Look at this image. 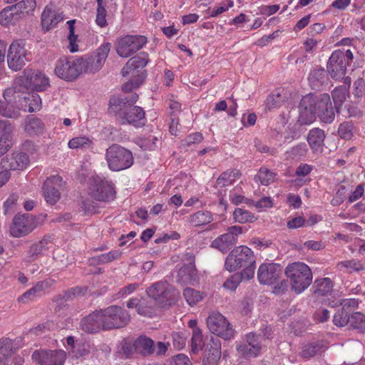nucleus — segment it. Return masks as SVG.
I'll use <instances>...</instances> for the list:
<instances>
[{
  "instance_id": "obj_4",
  "label": "nucleus",
  "mask_w": 365,
  "mask_h": 365,
  "mask_svg": "<svg viewBox=\"0 0 365 365\" xmlns=\"http://www.w3.org/2000/svg\"><path fill=\"white\" fill-rule=\"evenodd\" d=\"M255 263L256 258L253 251L247 246L241 245L235 247L228 254L225 267L227 271L232 272L242 267Z\"/></svg>"
},
{
  "instance_id": "obj_16",
  "label": "nucleus",
  "mask_w": 365,
  "mask_h": 365,
  "mask_svg": "<svg viewBox=\"0 0 365 365\" xmlns=\"http://www.w3.org/2000/svg\"><path fill=\"white\" fill-rule=\"evenodd\" d=\"M115 113L122 119V124L128 123L135 127H140L145 124V111L141 107L132 106L118 107Z\"/></svg>"
},
{
  "instance_id": "obj_32",
  "label": "nucleus",
  "mask_w": 365,
  "mask_h": 365,
  "mask_svg": "<svg viewBox=\"0 0 365 365\" xmlns=\"http://www.w3.org/2000/svg\"><path fill=\"white\" fill-rule=\"evenodd\" d=\"M154 341L146 336L138 337L133 343L135 351L143 356L153 354V345Z\"/></svg>"
},
{
  "instance_id": "obj_46",
  "label": "nucleus",
  "mask_w": 365,
  "mask_h": 365,
  "mask_svg": "<svg viewBox=\"0 0 365 365\" xmlns=\"http://www.w3.org/2000/svg\"><path fill=\"white\" fill-rule=\"evenodd\" d=\"M315 293L319 295H325L331 292L333 283L329 278H323L315 281Z\"/></svg>"
},
{
  "instance_id": "obj_52",
  "label": "nucleus",
  "mask_w": 365,
  "mask_h": 365,
  "mask_svg": "<svg viewBox=\"0 0 365 365\" xmlns=\"http://www.w3.org/2000/svg\"><path fill=\"white\" fill-rule=\"evenodd\" d=\"M260 349V345L255 344L253 346V348H252V346H250L247 343L237 346V351L238 353L245 357L256 356L259 354Z\"/></svg>"
},
{
  "instance_id": "obj_60",
  "label": "nucleus",
  "mask_w": 365,
  "mask_h": 365,
  "mask_svg": "<svg viewBox=\"0 0 365 365\" xmlns=\"http://www.w3.org/2000/svg\"><path fill=\"white\" fill-rule=\"evenodd\" d=\"M338 133L342 138H351L353 135L351 125L349 123H341L338 128Z\"/></svg>"
},
{
  "instance_id": "obj_55",
  "label": "nucleus",
  "mask_w": 365,
  "mask_h": 365,
  "mask_svg": "<svg viewBox=\"0 0 365 365\" xmlns=\"http://www.w3.org/2000/svg\"><path fill=\"white\" fill-rule=\"evenodd\" d=\"M234 6V2L232 0H225L220 3V4L215 7L211 11V17H217L220 14L227 11L230 8Z\"/></svg>"
},
{
  "instance_id": "obj_58",
  "label": "nucleus",
  "mask_w": 365,
  "mask_h": 365,
  "mask_svg": "<svg viewBox=\"0 0 365 365\" xmlns=\"http://www.w3.org/2000/svg\"><path fill=\"white\" fill-rule=\"evenodd\" d=\"M121 255L122 253L120 250H111L108 253H104L98 256V261L101 263H108L112 262L113 260L120 258Z\"/></svg>"
},
{
  "instance_id": "obj_54",
  "label": "nucleus",
  "mask_w": 365,
  "mask_h": 365,
  "mask_svg": "<svg viewBox=\"0 0 365 365\" xmlns=\"http://www.w3.org/2000/svg\"><path fill=\"white\" fill-rule=\"evenodd\" d=\"M98 7L96 9V24L101 28H103L107 26L106 21V10L103 5V0H97Z\"/></svg>"
},
{
  "instance_id": "obj_7",
  "label": "nucleus",
  "mask_w": 365,
  "mask_h": 365,
  "mask_svg": "<svg viewBox=\"0 0 365 365\" xmlns=\"http://www.w3.org/2000/svg\"><path fill=\"white\" fill-rule=\"evenodd\" d=\"M148 42L145 36L126 35L118 38L115 51L122 58H128L141 49Z\"/></svg>"
},
{
  "instance_id": "obj_22",
  "label": "nucleus",
  "mask_w": 365,
  "mask_h": 365,
  "mask_svg": "<svg viewBox=\"0 0 365 365\" xmlns=\"http://www.w3.org/2000/svg\"><path fill=\"white\" fill-rule=\"evenodd\" d=\"M314 100L312 98V94H308L304 96L299 106V122L302 125L311 124L315 120V115L317 114L312 103Z\"/></svg>"
},
{
  "instance_id": "obj_33",
  "label": "nucleus",
  "mask_w": 365,
  "mask_h": 365,
  "mask_svg": "<svg viewBox=\"0 0 365 365\" xmlns=\"http://www.w3.org/2000/svg\"><path fill=\"white\" fill-rule=\"evenodd\" d=\"M326 348L327 346L322 341L309 343L304 346L300 355L304 359H310L315 355L321 354L324 351Z\"/></svg>"
},
{
  "instance_id": "obj_41",
  "label": "nucleus",
  "mask_w": 365,
  "mask_h": 365,
  "mask_svg": "<svg viewBox=\"0 0 365 365\" xmlns=\"http://www.w3.org/2000/svg\"><path fill=\"white\" fill-rule=\"evenodd\" d=\"M205 344L203 341L202 334L200 329H195L192 330L191 338V349L194 353L201 351Z\"/></svg>"
},
{
  "instance_id": "obj_50",
  "label": "nucleus",
  "mask_w": 365,
  "mask_h": 365,
  "mask_svg": "<svg viewBox=\"0 0 365 365\" xmlns=\"http://www.w3.org/2000/svg\"><path fill=\"white\" fill-rule=\"evenodd\" d=\"M183 296L190 306L196 304L203 299L202 294L192 288H186L183 291Z\"/></svg>"
},
{
  "instance_id": "obj_64",
  "label": "nucleus",
  "mask_w": 365,
  "mask_h": 365,
  "mask_svg": "<svg viewBox=\"0 0 365 365\" xmlns=\"http://www.w3.org/2000/svg\"><path fill=\"white\" fill-rule=\"evenodd\" d=\"M169 365H191V363L187 356L180 354L170 359Z\"/></svg>"
},
{
  "instance_id": "obj_10",
  "label": "nucleus",
  "mask_w": 365,
  "mask_h": 365,
  "mask_svg": "<svg viewBox=\"0 0 365 365\" xmlns=\"http://www.w3.org/2000/svg\"><path fill=\"white\" fill-rule=\"evenodd\" d=\"M209 330L226 340L234 336L235 331L227 319L219 312L211 313L207 319Z\"/></svg>"
},
{
  "instance_id": "obj_30",
  "label": "nucleus",
  "mask_w": 365,
  "mask_h": 365,
  "mask_svg": "<svg viewBox=\"0 0 365 365\" xmlns=\"http://www.w3.org/2000/svg\"><path fill=\"white\" fill-rule=\"evenodd\" d=\"M21 18L19 11L14 9V5L6 6L0 12V24L4 26L14 24Z\"/></svg>"
},
{
  "instance_id": "obj_17",
  "label": "nucleus",
  "mask_w": 365,
  "mask_h": 365,
  "mask_svg": "<svg viewBox=\"0 0 365 365\" xmlns=\"http://www.w3.org/2000/svg\"><path fill=\"white\" fill-rule=\"evenodd\" d=\"M23 83L30 89L45 91L49 86V79L40 71L26 68L24 71Z\"/></svg>"
},
{
  "instance_id": "obj_43",
  "label": "nucleus",
  "mask_w": 365,
  "mask_h": 365,
  "mask_svg": "<svg viewBox=\"0 0 365 365\" xmlns=\"http://www.w3.org/2000/svg\"><path fill=\"white\" fill-rule=\"evenodd\" d=\"M188 332L185 330L174 331L172 333L173 346L176 349H182L185 346Z\"/></svg>"
},
{
  "instance_id": "obj_63",
  "label": "nucleus",
  "mask_w": 365,
  "mask_h": 365,
  "mask_svg": "<svg viewBox=\"0 0 365 365\" xmlns=\"http://www.w3.org/2000/svg\"><path fill=\"white\" fill-rule=\"evenodd\" d=\"M221 354L215 349V353L207 352L202 361L203 365H217Z\"/></svg>"
},
{
  "instance_id": "obj_9",
  "label": "nucleus",
  "mask_w": 365,
  "mask_h": 365,
  "mask_svg": "<svg viewBox=\"0 0 365 365\" xmlns=\"http://www.w3.org/2000/svg\"><path fill=\"white\" fill-rule=\"evenodd\" d=\"M29 55L22 41H13L9 46L7 53L9 68L14 71H20L29 61Z\"/></svg>"
},
{
  "instance_id": "obj_19",
  "label": "nucleus",
  "mask_w": 365,
  "mask_h": 365,
  "mask_svg": "<svg viewBox=\"0 0 365 365\" xmlns=\"http://www.w3.org/2000/svg\"><path fill=\"white\" fill-rule=\"evenodd\" d=\"M282 267L276 263H263L257 270V279L260 284H272L280 277Z\"/></svg>"
},
{
  "instance_id": "obj_49",
  "label": "nucleus",
  "mask_w": 365,
  "mask_h": 365,
  "mask_svg": "<svg viewBox=\"0 0 365 365\" xmlns=\"http://www.w3.org/2000/svg\"><path fill=\"white\" fill-rule=\"evenodd\" d=\"M18 110L15 109L14 106L11 105L6 101L0 100V115L9 118H15L19 116Z\"/></svg>"
},
{
  "instance_id": "obj_5",
  "label": "nucleus",
  "mask_w": 365,
  "mask_h": 365,
  "mask_svg": "<svg viewBox=\"0 0 365 365\" xmlns=\"http://www.w3.org/2000/svg\"><path fill=\"white\" fill-rule=\"evenodd\" d=\"M88 195L94 200L108 202L115 195L114 185L111 181L100 176H92L89 179Z\"/></svg>"
},
{
  "instance_id": "obj_56",
  "label": "nucleus",
  "mask_w": 365,
  "mask_h": 365,
  "mask_svg": "<svg viewBox=\"0 0 365 365\" xmlns=\"http://www.w3.org/2000/svg\"><path fill=\"white\" fill-rule=\"evenodd\" d=\"M242 281V277L237 273L232 274L223 284L224 288L230 291H234Z\"/></svg>"
},
{
  "instance_id": "obj_57",
  "label": "nucleus",
  "mask_w": 365,
  "mask_h": 365,
  "mask_svg": "<svg viewBox=\"0 0 365 365\" xmlns=\"http://www.w3.org/2000/svg\"><path fill=\"white\" fill-rule=\"evenodd\" d=\"M349 314L341 310L334 314L333 322L338 327H344L349 323Z\"/></svg>"
},
{
  "instance_id": "obj_53",
  "label": "nucleus",
  "mask_w": 365,
  "mask_h": 365,
  "mask_svg": "<svg viewBox=\"0 0 365 365\" xmlns=\"http://www.w3.org/2000/svg\"><path fill=\"white\" fill-rule=\"evenodd\" d=\"M134 78L130 80L129 81L126 82L123 86V91L124 92H130L133 89L138 88L140 87V85L144 81L145 76L143 73L141 74H138L135 76H133Z\"/></svg>"
},
{
  "instance_id": "obj_38",
  "label": "nucleus",
  "mask_w": 365,
  "mask_h": 365,
  "mask_svg": "<svg viewBox=\"0 0 365 365\" xmlns=\"http://www.w3.org/2000/svg\"><path fill=\"white\" fill-rule=\"evenodd\" d=\"M43 128L41 120L37 118L29 117L25 121V130L29 135L41 132Z\"/></svg>"
},
{
  "instance_id": "obj_31",
  "label": "nucleus",
  "mask_w": 365,
  "mask_h": 365,
  "mask_svg": "<svg viewBox=\"0 0 365 365\" xmlns=\"http://www.w3.org/2000/svg\"><path fill=\"white\" fill-rule=\"evenodd\" d=\"M212 220V214L207 210H199L190 215L188 217V222L195 227L206 225Z\"/></svg>"
},
{
  "instance_id": "obj_12",
  "label": "nucleus",
  "mask_w": 365,
  "mask_h": 365,
  "mask_svg": "<svg viewBox=\"0 0 365 365\" xmlns=\"http://www.w3.org/2000/svg\"><path fill=\"white\" fill-rule=\"evenodd\" d=\"M112 46L109 42L103 43L96 50L94 55L81 58L83 72L96 73L104 65Z\"/></svg>"
},
{
  "instance_id": "obj_15",
  "label": "nucleus",
  "mask_w": 365,
  "mask_h": 365,
  "mask_svg": "<svg viewBox=\"0 0 365 365\" xmlns=\"http://www.w3.org/2000/svg\"><path fill=\"white\" fill-rule=\"evenodd\" d=\"M242 232L240 226L235 225L228 227L227 232L215 239L211 244L213 248L222 252H227L237 242V238Z\"/></svg>"
},
{
  "instance_id": "obj_13",
  "label": "nucleus",
  "mask_w": 365,
  "mask_h": 365,
  "mask_svg": "<svg viewBox=\"0 0 365 365\" xmlns=\"http://www.w3.org/2000/svg\"><path fill=\"white\" fill-rule=\"evenodd\" d=\"M314 102L312 103L320 120L326 123H331L335 118L334 108L328 93L312 94Z\"/></svg>"
},
{
  "instance_id": "obj_44",
  "label": "nucleus",
  "mask_w": 365,
  "mask_h": 365,
  "mask_svg": "<svg viewBox=\"0 0 365 365\" xmlns=\"http://www.w3.org/2000/svg\"><path fill=\"white\" fill-rule=\"evenodd\" d=\"M36 3L35 0H22L14 5V9H16L22 17L25 14L33 11L36 7Z\"/></svg>"
},
{
  "instance_id": "obj_14",
  "label": "nucleus",
  "mask_w": 365,
  "mask_h": 365,
  "mask_svg": "<svg viewBox=\"0 0 365 365\" xmlns=\"http://www.w3.org/2000/svg\"><path fill=\"white\" fill-rule=\"evenodd\" d=\"M32 359L38 365H63L66 359V354L61 349H40L33 353Z\"/></svg>"
},
{
  "instance_id": "obj_18",
  "label": "nucleus",
  "mask_w": 365,
  "mask_h": 365,
  "mask_svg": "<svg viewBox=\"0 0 365 365\" xmlns=\"http://www.w3.org/2000/svg\"><path fill=\"white\" fill-rule=\"evenodd\" d=\"M63 185V179L58 175H52L46 179L43 187V195L47 203L55 205L59 200L60 189Z\"/></svg>"
},
{
  "instance_id": "obj_61",
  "label": "nucleus",
  "mask_w": 365,
  "mask_h": 365,
  "mask_svg": "<svg viewBox=\"0 0 365 365\" xmlns=\"http://www.w3.org/2000/svg\"><path fill=\"white\" fill-rule=\"evenodd\" d=\"M342 306V310L348 313L355 309L358 307V301L355 299H344L339 302Z\"/></svg>"
},
{
  "instance_id": "obj_24",
  "label": "nucleus",
  "mask_w": 365,
  "mask_h": 365,
  "mask_svg": "<svg viewBox=\"0 0 365 365\" xmlns=\"http://www.w3.org/2000/svg\"><path fill=\"white\" fill-rule=\"evenodd\" d=\"M81 329L86 333L92 334L103 329V321L100 310L96 311L82 319Z\"/></svg>"
},
{
  "instance_id": "obj_8",
  "label": "nucleus",
  "mask_w": 365,
  "mask_h": 365,
  "mask_svg": "<svg viewBox=\"0 0 365 365\" xmlns=\"http://www.w3.org/2000/svg\"><path fill=\"white\" fill-rule=\"evenodd\" d=\"M56 75L67 81L76 79L83 72L81 58L63 57L58 60L55 67Z\"/></svg>"
},
{
  "instance_id": "obj_29",
  "label": "nucleus",
  "mask_w": 365,
  "mask_h": 365,
  "mask_svg": "<svg viewBox=\"0 0 365 365\" xmlns=\"http://www.w3.org/2000/svg\"><path fill=\"white\" fill-rule=\"evenodd\" d=\"M15 349L13 341L9 338L0 339V364L9 365V358L14 354Z\"/></svg>"
},
{
  "instance_id": "obj_20",
  "label": "nucleus",
  "mask_w": 365,
  "mask_h": 365,
  "mask_svg": "<svg viewBox=\"0 0 365 365\" xmlns=\"http://www.w3.org/2000/svg\"><path fill=\"white\" fill-rule=\"evenodd\" d=\"M348 62L344 61L341 51H335L329 57L327 71L332 78L339 80L344 78Z\"/></svg>"
},
{
  "instance_id": "obj_59",
  "label": "nucleus",
  "mask_w": 365,
  "mask_h": 365,
  "mask_svg": "<svg viewBox=\"0 0 365 365\" xmlns=\"http://www.w3.org/2000/svg\"><path fill=\"white\" fill-rule=\"evenodd\" d=\"M204 138L201 133L196 132L188 135L183 140V145L190 146L193 144H199L202 142Z\"/></svg>"
},
{
  "instance_id": "obj_62",
  "label": "nucleus",
  "mask_w": 365,
  "mask_h": 365,
  "mask_svg": "<svg viewBox=\"0 0 365 365\" xmlns=\"http://www.w3.org/2000/svg\"><path fill=\"white\" fill-rule=\"evenodd\" d=\"M46 245L47 240L45 239L32 245L29 251V255L34 257L39 255L45 249Z\"/></svg>"
},
{
  "instance_id": "obj_28",
  "label": "nucleus",
  "mask_w": 365,
  "mask_h": 365,
  "mask_svg": "<svg viewBox=\"0 0 365 365\" xmlns=\"http://www.w3.org/2000/svg\"><path fill=\"white\" fill-rule=\"evenodd\" d=\"M63 19L62 14L57 13L51 6H47L41 15V24L46 31L56 26Z\"/></svg>"
},
{
  "instance_id": "obj_35",
  "label": "nucleus",
  "mask_w": 365,
  "mask_h": 365,
  "mask_svg": "<svg viewBox=\"0 0 365 365\" xmlns=\"http://www.w3.org/2000/svg\"><path fill=\"white\" fill-rule=\"evenodd\" d=\"M241 173L237 170H227L222 173L216 181L217 187H223L232 185Z\"/></svg>"
},
{
  "instance_id": "obj_37",
  "label": "nucleus",
  "mask_w": 365,
  "mask_h": 365,
  "mask_svg": "<svg viewBox=\"0 0 365 365\" xmlns=\"http://www.w3.org/2000/svg\"><path fill=\"white\" fill-rule=\"evenodd\" d=\"M336 267L339 269L347 272H352L353 271L359 272L364 269V264L358 259L340 262L337 264Z\"/></svg>"
},
{
  "instance_id": "obj_40",
  "label": "nucleus",
  "mask_w": 365,
  "mask_h": 365,
  "mask_svg": "<svg viewBox=\"0 0 365 365\" xmlns=\"http://www.w3.org/2000/svg\"><path fill=\"white\" fill-rule=\"evenodd\" d=\"M233 218L236 222L239 223L253 222L257 220L252 212L242 208L235 209L233 212Z\"/></svg>"
},
{
  "instance_id": "obj_47",
  "label": "nucleus",
  "mask_w": 365,
  "mask_h": 365,
  "mask_svg": "<svg viewBox=\"0 0 365 365\" xmlns=\"http://www.w3.org/2000/svg\"><path fill=\"white\" fill-rule=\"evenodd\" d=\"M75 20H70L67 21V24L68 26V40L69 41V45L68 46L69 51L71 53H74L78 51V46L76 43L78 36L74 34V24Z\"/></svg>"
},
{
  "instance_id": "obj_26",
  "label": "nucleus",
  "mask_w": 365,
  "mask_h": 365,
  "mask_svg": "<svg viewBox=\"0 0 365 365\" xmlns=\"http://www.w3.org/2000/svg\"><path fill=\"white\" fill-rule=\"evenodd\" d=\"M325 138L324 131L320 128H315L309 130L307 140L314 153H322L323 151Z\"/></svg>"
},
{
  "instance_id": "obj_48",
  "label": "nucleus",
  "mask_w": 365,
  "mask_h": 365,
  "mask_svg": "<svg viewBox=\"0 0 365 365\" xmlns=\"http://www.w3.org/2000/svg\"><path fill=\"white\" fill-rule=\"evenodd\" d=\"M349 324L351 328L363 332L365 330V316L361 312H355L351 315Z\"/></svg>"
},
{
  "instance_id": "obj_39",
  "label": "nucleus",
  "mask_w": 365,
  "mask_h": 365,
  "mask_svg": "<svg viewBox=\"0 0 365 365\" xmlns=\"http://www.w3.org/2000/svg\"><path fill=\"white\" fill-rule=\"evenodd\" d=\"M348 96V89L346 86H339L333 91L332 98L336 110H338L340 106L345 102Z\"/></svg>"
},
{
  "instance_id": "obj_34",
  "label": "nucleus",
  "mask_w": 365,
  "mask_h": 365,
  "mask_svg": "<svg viewBox=\"0 0 365 365\" xmlns=\"http://www.w3.org/2000/svg\"><path fill=\"white\" fill-rule=\"evenodd\" d=\"M13 130L14 126L10 122L0 119V143L11 148Z\"/></svg>"
},
{
  "instance_id": "obj_45",
  "label": "nucleus",
  "mask_w": 365,
  "mask_h": 365,
  "mask_svg": "<svg viewBox=\"0 0 365 365\" xmlns=\"http://www.w3.org/2000/svg\"><path fill=\"white\" fill-rule=\"evenodd\" d=\"M93 145V141L86 136H78L68 141V145L71 149L88 148Z\"/></svg>"
},
{
  "instance_id": "obj_21",
  "label": "nucleus",
  "mask_w": 365,
  "mask_h": 365,
  "mask_svg": "<svg viewBox=\"0 0 365 365\" xmlns=\"http://www.w3.org/2000/svg\"><path fill=\"white\" fill-rule=\"evenodd\" d=\"M29 163L28 155L24 153L15 152L1 160V166L6 171L23 170Z\"/></svg>"
},
{
  "instance_id": "obj_23",
  "label": "nucleus",
  "mask_w": 365,
  "mask_h": 365,
  "mask_svg": "<svg viewBox=\"0 0 365 365\" xmlns=\"http://www.w3.org/2000/svg\"><path fill=\"white\" fill-rule=\"evenodd\" d=\"M148 62V54L142 52L128 61L125 66L122 68V75L123 76L129 75L135 76V75L140 74L138 68L145 67Z\"/></svg>"
},
{
  "instance_id": "obj_42",
  "label": "nucleus",
  "mask_w": 365,
  "mask_h": 365,
  "mask_svg": "<svg viewBox=\"0 0 365 365\" xmlns=\"http://www.w3.org/2000/svg\"><path fill=\"white\" fill-rule=\"evenodd\" d=\"M255 179L263 185H268L274 181L275 173L266 168H261Z\"/></svg>"
},
{
  "instance_id": "obj_36",
  "label": "nucleus",
  "mask_w": 365,
  "mask_h": 365,
  "mask_svg": "<svg viewBox=\"0 0 365 365\" xmlns=\"http://www.w3.org/2000/svg\"><path fill=\"white\" fill-rule=\"evenodd\" d=\"M138 99V96L136 93H131L129 98L112 99L110 101L109 109L111 112H115L118 107L129 106L130 104L135 103Z\"/></svg>"
},
{
  "instance_id": "obj_1",
  "label": "nucleus",
  "mask_w": 365,
  "mask_h": 365,
  "mask_svg": "<svg viewBox=\"0 0 365 365\" xmlns=\"http://www.w3.org/2000/svg\"><path fill=\"white\" fill-rule=\"evenodd\" d=\"M284 274L289 280L292 289L297 294L304 292L312 282V272L304 262H294L288 264Z\"/></svg>"
},
{
  "instance_id": "obj_25",
  "label": "nucleus",
  "mask_w": 365,
  "mask_h": 365,
  "mask_svg": "<svg viewBox=\"0 0 365 365\" xmlns=\"http://www.w3.org/2000/svg\"><path fill=\"white\" fill-rule=\"evenodd\" d=\"M52 284L53 281L49 279L38 282L32 288L24 292L19 298V301L23 303L32 301L36 297L41 296L43 291L49 288Z\"/></svg>"
},
{
  "instance_id": "obj_3",
  "label": "nucleus",
  "mask_w": 365,
  "mask_h": 365,
  "mask_svg": "<svg viewBox=\"0 0 365 365\" xmlns=\"http://www.w3.org/2000/svg\"><path fill=\"white\" fill-rule=\"evenodd\" d=\"M146 293L161 307L174 304L180 296L179 292L165 281L158 282L149 287Z\"/></svg>"
},
{
  "instance_id": "obj_51",
  "label": "nucleus",
  "mask_w": 365,
  "mask_h": 365,
  "mask_svg": "<svg viewBox=\"0 0 365 365\" xmlns=\"http://www.w3.org/2000/svg\"><path fill=\"white\" fill-rule=\"evenodd\" d=\"M325 71L324 69L314 70L310 73L308 80L313 88H318L324 81Z\"/></svg>"
},
{
  "instance_id": "obj_27",
  "label": "nucleus",
  "mask_w": 365,
  "mask_h": 365,
  "mask_svg": "<svg viewBox=\"0 0 365 365\" xmlns=\"http://www.w3.org/2000/svg\"><path fill=\"white\" fill-rule=\"evenodd\" d=\"M198 280L199 277L195 265H184L179 269L178 282L182 284L194 285Z\"/></svg>"
},
{
  "instance_id": "obj_11",
  "label": "nucleus",
  "mask_w": 365,
  "mask_h": 365,
  "mask_svg": "<svg viewBox=\"0 0 365 365\" xmlns=\"http://www.w3.org/2000/svg\"><path fill=\"white\" fill-rule=\"evenodd\" d=\"M38 225V218L29 214L16 215L10 227V234L14 237L28 235Z\"/></svg>"
},
{
  "instance_id": "obj_2",
  "label": "nucleus",
  "mask_w": 365,
  "mask_h": 365,
  "mask_svg": "<svg viewBox=\"0 0 365 365\" xmlns=\"http://www.w3.org/2000/svg\"><path fill=\"white\" fill-rule=\"evenodd\" d=\"M105 159L108 168L114 172L126 170L134 163L132 152L118 144H113L106 149Z\"/></svg>"
},
{
  "instance_id": "obj_6",
  "label": "nucleus",
  "mask_w": 365,
  "mask_h": 365,
  "mask_svg": "<svg viewBox=\"0 0 365 365\" xmlns=\"http://www.w3.org/2000/svg\"><path fill=\"white\" fill-rule=\"evenodd\" d=\"M103 321V329L110 330L125 327L130 322V315L122 307L110 306L100 310Z\"/></svg>"
}]
</instances>
